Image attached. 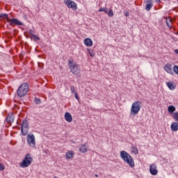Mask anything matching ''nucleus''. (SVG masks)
Wrapping results in <instances>:
<instances>
[{"mask_svg": "<svg viewBox=\"0 0 178 178\" xmlns=\"http://www.w3.org/2000/svg\"><path fill=\"white\" fill-rule=\"evenodd\" d=\"M168 111L169 113H170L172 115V113H173V112H175L176 111V107H175V106H170L168 108Z\"/></svg>", "mask_w": 178, "mask_h": 178, "instance_id": "nucleus-19", "label": "nucleus"}, {"mask_svg": "<svg viewBox=\"0 0 178 178\" xmlns=\"http://www.w3.org/2000/svg\"><path fill=\"white\" fill-rule=\"evenodd\" d=\"M141 106H143V103H141L140 101L134 102L131 107L130 115H131L132 116H136V115H138V112H140Z\"/></svg>", "mask_w": 178, "mask_h": 178, "instance_id": "nucleus-2", "label": "nucleus"}, {"mask_svg": "<svg viewBox=\"0 0 178 178\" xmlns=\"http://www.w3.org/2000/svg\"><path fill=\"white\" fill-rule=\"evenodd\" d=\"M170 22H172V19H170Z\"/></svg>", "mask_w": 178, "mask_h": 178, "instance_id": "nucleus-40", "label": "nucleus"}, {"mask_svg": "<svg viewBox=\"0 0 178 178\" xmlns=\"http://www.w3.org/2000/svg\"><path fill=\"white\" fill-rule=\"evenodd\" d=\"M26 141L29 147H31V148H35V136H34V134H28L26 137Z\"/></svg>", "mask_w": 178, "mask_h": 178, "instance_id": "nucleus-6", "label": "nucleus"}, {"mask_svg": "<svg viewBox=\"0 0 178 178\" xmlns=\"http://www.w3.org/2000/svg\"><path fill=\"white\" fill-rule=\"evenodd\" d=\"M167 86H168V88H170V90H175V88H176L175 83H173L172 82H168Z\"/></svg>", "mask_w": 178, "mask_h": 178, "instance_id": "nucleus-20", "label": "nucleus"}, {"mask_svg": "<svg viewBox=\"0 0 178 178\" xmlns=\"http://www.w3.org/2000/svg\"><path fill=\"white\" fill-rule=\"evenodd\" d=\"M68 67H70V72L73 74H79L80 73V66L74 63L73 59L70 58L68 60Z\"/></svg>", "mask_w": 178, "mask_h": 178, "instance_id": "nucleus-3", "label": "nucleus"}, {"mask_svg": "<svg viewBox=\"0 0 178 178\" xmlns=\"http://www.w3.org/2000/svg\"><path fill=\"white\" fill-rule=\"evenodd\" d=\"M174 52H175V54H178V49L174 50Z\"/></svg>", "mask_w": 178, "mask_h": 178, "instance_id": "nucleus-35", "label": "nucleus"}, {"mask_svg": "<svg viewBox=\"0 0 178 178\" xmlns=\"http://www.w3.org/2000/svg\"><path fill=\"white\" fill-rule=\"evenodd\" d=\"M74 156V152L73 151H68L65 154V158L66 159H72Z\"/></svg>", "mask_w": 178, "mask_h": 178, "instance_id": "nucleus-14", "label": "nucleus"}, {"mask_svg": "<svg viewBox=\"0 0 178 178\" xmlns=\"http://www.w3.org/2000/svg\"><path fill=\"white\" fill-rule=\"evenodd\" d=\"M156 3H160L161 0H156Z\"/></svg>", "mask_w": 178, "mask_h": 178, "instance_id": "nucleus-36", "label": "nucleus"}, {"mask_svg": "<svg viewBox=\"0 0 178 178\" xmlns=\"http://www.w3.org/2000/svg\"><path fill=\"white\" fill-rule=\"evenodd\" d=\"M88 52H89V55H90V56H91V58H94V56H95V54H94V52H92V51L88 50Z\"/></svg>", "mask_w": 178, "mask_h": 178, "instance_id": "nucleus-30", "label": "nucleus"}, {"mask_svg": "<svg viewBox=\"0 0 178 178\" xmlns=\"http://www.w3.org/2000/svg\"><path fill=\"white\" fill-rule=\"evenodd\" d=\"M74 97H75L76 99H77V101H79L80 99V97H79V95H77V92L74 93Z\"/></svg>", "mask_w": 178, "mask_h": 178, "instance_id": "nucleus-33", "label": "nucleus"}, {"mask_svg": "<svg viewBox=\"0 0 178 178\" xmlns=\"http://www.w3.org/2000/svg\"><path fill=\"white\" fill-rule=\"evenodd\" d=\"M88 149V147L86 144L82 145L79 148L80 152H82L83 154H86Z\"/></svg>", "mask_w": 178, "mask_h": 178, "instance_id": "nucleus-16", "label": "nucleus"}, {"mask_svg": "<svg viewBox=\"0 0 178 178\" xmlns=\"http://www.w3.org/2000/svg\"><path fill=\"white\" fill-rule=\"evenodd\" d=\"M29 33V34H31V37H33V35H34V31H33V29H30Z\"/></svg>", "mask_w": 178, "mask_h": 178, "instance_id": "nucleus-32", "label": "nucleus"}, {"mask_svg": "<svg viewBox=\"0 0 178 178\" xmlns=\"http://www.w3.org/2000/svg\"><path fill=\"white\" fill-rule=\"evenodd\" d=\"M164 1H166V0H164Z\"/></svg>", "mask_w": 178, "mask_h": 178, "instance_id": "nucleus-41", "label": "nucleus"}, {"mask_svg": "<svg viewBox=\"0 0 178 178\" xmlns=\"http://www.w3.org/2000/svg\"><path fill=\"white\" fill-rule=\"evenodd\" d=\"M0 170H5V165L0 163Z\"/></svg>", "mask_w": 178, "mask_h": 178, "instance_id": "nucleus-31", "label": "nucleus"}, {"mask_svg": "<svg viewBox=\"0 0 178 178\" xmlns=\"http://www.w3.org/2000/svg\"><path fill=\"white\" fill-rule=\"evenodd\" d=\"M95 177H98V175H95Z\"/></svg>", "mask_w": 178, "mask_h": 178, "instance_id": "nucleus-37", "label": "nucleus"}, {"mask_svg": "<svg viewBox=\"0 0 178 178\" xmlns=\"http://www.w3.org/2000/svg\"><path fill=\"white\" fill-rule=\"evenodd\" d=\"M14 120H15V116H13V114H8V116L6 117V122L9 124H12Z\"/></svg>", "mask_w": 178, "mask_h": 178, "instance_id": "nucleus-13", "label": "nucleus"}, {"mask_svg": "<svg viewBox=\"0 0 178 178\" xmlns=\"http://www.w3.org/2000/svg\"><path fill=\"white\" fill-rule=\"evenodd\" d=\"M21 131L23 136H26L29 133V122L24 120L21 125Z\"/></svg>", "mask_w": 178, "mask_h": 178, "instance_id": "nucleus-7", "label": "nucleus"}, {"mask_svg": "<svg viewBox=\"0 0 178 178\" xmlns=\"http://www.w3.org/2000/svg\"><path fill=\"white\" fill-rule=\"evenodd\" d=\"M99 12H105V13H106V12H108V8H101L99 10Z\"/></svg>", "mask_w": 178, "mask_h": 178, "instance_id": "nucleus-29", "label": "nucleus"}, {"mask_svg": "<svg viewBox=\"0 0 178 178\" xmlns=\"http://www.w3.org/2000/svg\"><path fill=\"white\" fill-rule=\"evenodd\" d=\"M32 37L33 38V40L35 41H40V37L35 35H32Z\"/></svg>", "mask_w": 178, "mask_h": 178, "instance_id": "nucleus-28", "label": "nucleus"}, {"mask_svg": "<svg viewBox=\"0 0 178 178\" xmlns=\"http://www.w3.org/2000/svg\"><path fill=\"white\" fill-rule=\"evenodd\" d=\"M132 152L135 155H137V154H138V149H137V147H132Z\"/></svg>", "mask_w": 178, "mask_h": 178, "instance_id": "nucleus-25", "label": "nucleus"}, {"mask_svg": "<svg viewBox=\"0 0 178 178\" xmlns=\"http://www.w3.org/2000/svg\"><path fill=\"white\" fill-rule=\"evenodd\" d=\"M120 156L121 159L125 162V163H127L130 168H134V160L133 159V157L127 152L122 150L120 152Z\"/></svg>", "mask_w": 178, "mask_h": 178, "instance_id": "nucleus-1", "label": "nucleus"}, {"mask_svg": "<svg viewBox=\"0 0 178 178\" xmlns=\"http://www.w3.org/2000/svg\"><path fill=\"white\" fill-rule=\"evenodd\" d=\"M70 90H71L72 94H76V92H76V88L73 86H70Z\"/></svg>", "mask_w": 178, "mask_h": 178, "instance_id": "nucleus-24", "label": "nucleus"}, {"mask_svg": "<svg viewBox=\"0 0 178 178\" xmlns=\"http://www.w3.org/2000/svg\"><path fill=\"white\" fill-rule=\"evenodd\" d=\"M31 162H33V157L29 154H27L24 160L20 163L19 166L20 168H29L31 165Z\"/></svg>", "mask_w": 178, "mask_h": 178, "instance_id": "nucleus-5", "label": "nucleus"}, {"mask_svg": "<svg viewBox=\"0 0 178 178\" xmlns=\"http://www.w3.org/2000/svg\"><path fill=\"white\" fill-rule=\"evenodd\" d=\"M149 172L152 176H156L158 175V170L156 169V165L152 164L149 166Z\"/></svg>", "mask_w": 178, "mask_h": 178, "instance_id": "nucleus-10", "label": "nucleus"}, {"mask_svg": "<svg viewBox=\"0 0 178 178\" xmlns=\"http://www.w3.org/2000/svg\"><path fill=\"white\" fill-rule=\"evenodd\" d=\"M173 119H175V122H178V113H174Z\"/></svg>", "mask_w": 178, "mask_h": 178, "instance_id": "nucleus-27", "label": "nucleus"}, {"mask_svg": "<svg viewBox=\"0 0 178 178\" xmlns=\"http://www.w3.org/2000/svg\"><path fill=\"white\" fill-rule=\"evenodd\" d=\"M171 130L172 131H177V130H178V123L177 122H173L171 124Z\"/></svg>", "mask_w": 178, "mask_h": 178, "instance_id": "nucleus-18", "label": "nucleus"}, {"mask_svg": "<svg viewBox=\"0 0 178 178\" xmlns=\"http://www.w3.org/2000/svg\"><path fill=\"white\" fill-rule=\"evenodd\" d=\"M173 72L175 74H178V65H175L173 67Z\"/></svg>", "mask_w": 178, "mask_h": 178, "instance_id": "nucleus-26", "label": "nucleus"}, {"mask_svg": "<svg viewBox=\"0 0 178 178\" xmlns=\"http://www.w3.org/2000/svg\"><path fill=\"white\" fill-rule=\"evenodd\" d=\"M54 178H58V177H54Z\"/></svg>", "mask_w": 178, "mask_h": 178, "instance_id": "nucleus-38", "label": "nucleus"}, {"mask_svg": "<svg viewBox=\"0 0 178 178\" xmlns=\"http://www.w3.org/2000/svg\"><path fill=\"white\" fill-rule=\"evenodd\" d=\"M8 23H10V26H13V24H15L16 26H23V22L16 18L12 19H10Z\"/></svg>", "mask_w": 178, "mask_h": 178, "instance_id": "nucleus-9", "label": "nucleus"}, {"mask_svg": "<svg viewBox=\"0 0 178 178\" xmlns=\"http://www.w3.org/2000/svg\"><path fill=\"white\" fill-rule=\"evenodd\" d=\"M27 92H29V84L24 83L19 87L17 90V95L22 98L24 97V95H26Z\"/></svg>", "mask_w": 178, "mask_h": 178, "instance_id": "nucleus-4", "label": "nucleus"}, {"mask_svg": "<svg viewBox=\"0 0 178 178\" xmlns=\"http://www.w3.org/2000/svg\"><path fill=\"white\" fill-rule=\"evenodd\" d=\"M84 44L86 47H92V40L90 38H86L84 40Z\"/></svg>", "mask_w": 178, "mask_h": 178, "instance_id": "nucleus-17", "label": "nucleus"}, {"mask_svg": "<svg viewBox=\"0 0 178 178\" xmlns=\"http://www.w3.org/2000/svg\"><path fill=\"white\" fill-rule=\"evenodd\" d=\"M34 102L37 105H40V104H41V99H40V98L35 97V99H34Z\"/></svg>", "mask_w": 178, "mask_h": 178, "instance_id": "nucleus-23", "label": "nucleus"}, {"mask_svg": "<svg viewBox=\"0 0 178 178\" xmlns=\"http://www.w3.org/2000/svg\"><path fill=\"white\" fill-rule=\"evenodd\" d=\"M65 120L66 122H68V123H72L73 121V117L72 116V114L69 112H66L64 115Z\"/></svg>", "mask_w": 178, "mask_h": 178, "instance_id": "nucleus-12", "label": "nucleus"}, {"mask_svg": "<svg viewBox=\"0 0 178 178\" xmlns=\"http://www.w3.org/2000/svg\"><path fill=\"white\" fill-rule=\"evenodd\" d=\"M166 23H167L168 27H169V29H172L170 24H169V22H168V19H166Z\"/></svg>", "mask_w": 178, "mask_h": 178, "instance_id": "nucleus-34", "label": "nucleus"}, {"mask_svg": "<svg viewBox=\"0 0 178 178\" xmlns=\"http://www.w3.org/2000/svg\"><path fill=\"white\" fill-rule=\"evenodd\" d=\"M152 6H154V4H152V1H147L146 3L145 10H147V12H149Z\"/></svg>", "mask_w": 178, "mask_h": 178, "instance_id": "nucleus-15", "label": "nucleus"}, {"mask_svg": "<svg viewBox=\"0 0 178 178\" xmlns=\"http://www.w3.org/2000/svg\"><path fill=\"white\" fill-rule=\"evenodd\" d=\"M6 19L7 22H9V17L8 16V14H0V19Z\"/></svg>", "mask_w": 178, "mask_h": 178, "instance_id": "nucleus-21", "label": "nucleus"}, {"mask_svg": "<svg viewBox=\"0 0 178 178\" xmlns=\"http://www.w3.org/2000/svg\"><path fill=\"white\" fill-rule=\"evenodd\" d=\"M164 70L169 74H173V68H172V65L167 63L164 66Z\"/></svg>", "mask_w": 178, "mask_h": 178, "instance_id": "nucleus-11", "label": "nucleus"}, {"mask_svg": "<svg viewBox=\"0 0 178 178\" xmlns=\"http://www.w3.org/2000/svg\"><path fill=\"white\" fill-rule=\"evenodd\" d=\"M106 13H107L109 17H112V16H113V11L112 10H107V12Z\"/></svg>", "mask_w": 178, "mask_h": 178, "instance_id": "nucleus-22", "label": "nucleus"}, {"mask_svg": "<svg viewBox=\"0 0 178 178\" xmlns=\"http://www.w3.org/2000/svg\"><path fill=\"white\" fill-rule=\"evenodd\" d=\"M66 6L69 9H72L73 10H77V4L72 0H63Z\"/></svg>", "mask_w": 178, "mask_h": 178, "instance_id": "nucleus-8", "label": "nucleus"}, {"mask_svg": "<svg viewBox=\"0 0 178 178\" xmlns=\"http://www.w3.org/2000/svg\"><path fill=\"white\" fill-rule=\"evenodd\" d=\"M126 16H129V15H128V14H126Z\"/></svg>", "mask_w": 178, "mask_h": 178, "instance_id": "nucleus-39", "label": "nucleus"}]
</instances>
